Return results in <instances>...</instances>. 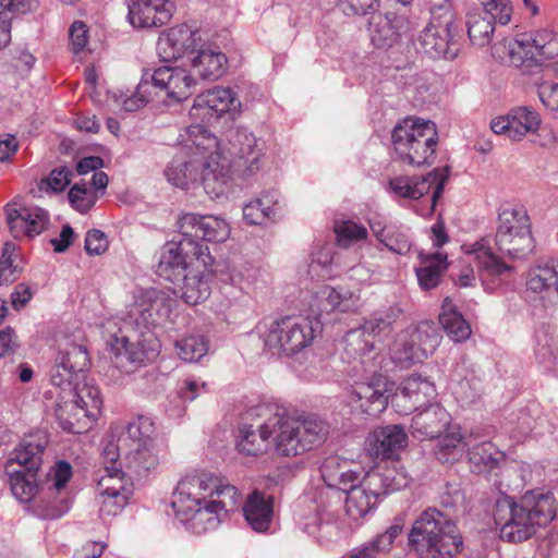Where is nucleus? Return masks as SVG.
<instances>
[{"mask_svg":"<svg viewBox=\"0 0 558 558\" xmlns=\"http://www.w3.org/2000/svg\"><path fill=\"white\" fill-rule=\"evenodd\" d=\"M252 424L239 428L236 449L245 457H259L271 446L282 457L303 454L325 442L329 434L328 423L316 416H290L277 403H263L246 413Z\"/></svg>","mask_w":558,"mask_h":558,"instance_id":"obj_1","label":"nucleus"},{"mask_svg":"<svg viewBox=\"0 0 558 558\" xmlns=\"http://www.w3.org/2000/svg\"><path fill=\"white\" fill-rule=\"evenodd\" d=\"M173 303L174 300L163 291H135L119 333L109 340L116 357L125 359L135 367L155 359L159 343L151 329L169 318ZM119 363L121 367L124 366L122 361Z\"/></svg>","mask_w":558,"mask_h":558,"instance_id":"obj_2","label":"nucleus"},{"mask_svg":"<svg viewBox=\"0 0 558 558\" xmlns=\"http://www.w3.org/2000/svg\"><path fill=\"white\" fill-rule=\"evenodd\" d=\"M186 134L185 147L165 171L168 181L180 189L199 181L211 198L219 197L231 179L229 159L221 155L217 137L206 125L192 124Z\"/></svg>","mask_w":558,"mask_h":558,"instance_id":"obj_3","label":"nucleus"},{"mask_svg":"<svg viewBox=\"0 0 558 558\" xmlns=\"http://www.w3.org/2000/svg\"><path fill=\"white\" fill-rule=\"evenodd\" d=\"M555 517L554 495L539 488L524 493L519 500L502 495L495 502L494 520L500 538L508 543L530 539Z\"/></svg>","mask_w":558,"mask_h":558,"instance_id":"obj_4","label":"nucleus"},{"mask_svg":"<svg viewBox=\"0 0 558 558\" xmlns=\"http://www.w3.org/2000/svg\"><path fill=\"white\" fill-rule=\"evenodd\" d=\"M154 422L147 416H137L130 421L120 433L116 444H108L102 457L105 461L120 460L131 476L143 477L159 464L153 435Z\"/></svg>","mask_w":558,"mask_h":558,"instance_id":"obj_5","label":"nucleus"},{"mask_svg":"<svg viewBox=\"0 0 558 558\" xmlns=\"http://www.w3.org/2000/svg\"><path fill=\"white\" fill-rule=\"evenodd\" d=\"M409 546L421 558H450L462 547L456 523L437 508H427L415 519Z\"/></svg>","mask_w":558,"mask_h":558,"instance_id":"obj_6","label":"nucleus"},{"mask_svg":"<svg viewBox=\"0 0 558 558\" xmlns=\"http://www.w3.org/2000/svg\"><path fill=\"white\" fill-rule=\"evenodd\" d=\"M391 141L397 160L421 167L433 162L438 133L434 122L409 117L393 128Z\"/></svg>","mask_w":558,"mask_h":558,"instance_id":"obj_7","label":"nucleus"},{"mask_svg":"<svg viewBox=\"0 0 558 558\" xmlns=\"http://www.w3.org/2000/svg\"><path fill=\"white\" fill-rule=\"evenodd\" d=\"M320 332L317 317L284 316L265 324L260 338L271 355L290 356L310 347Z\"/></svg>","mask_w":558,"mask_h":558,"instance_id":"obj_8","label":"nucleus"},{"mask_svg":"<svg viewBox=\"0 0 558 558\" xmlns=\"http://www.w3.org/2000/svg\"><path fill=\"white\" fill-rule=\"evenodd\" d=\"M46 446L47 439L44 436L24 439L5 464L12 494L22 502H28L37 495L38 471Z\"/></svg>","mask_w":558,"mask_h":558,"instance_id":"obj_9","label":"nucleus"},{"mask_svg":"<svg viewBox=\"0 0 558 558\" xmlns=\"http://www.w3.org/2000/svg\"><path fill=\"white\" fill-rule=\"evenodd\" d=\"M102 399L99 388L84 380L73 387V399L59 403L56 416L60 427L68 433L83 434L90 429L100 414Z\"/></svg>","mask_w":558,"mask_h":558,"instance_id":"obj_10","label":"nucleus"},{"mask_svg":"<svg viewBox=\"0 0 558 558\" xmlns=\"http://www.w3.org/2000/svg\"><path fill=\"white\" fill-rule=\"evenodd\" d=\"M497 251L511 259H521L534 250L531 222L522 207H502L498 215L495 234Z\"/></svg>","mask_w":558,"mask_h":558,"instance_id":"obj_11","label":"nucleus"},{"mask_svg":"<svg viewBox=\"0 0 558 558\" xmlns=\"http://www.w3.org/2000/svg\"><path fill=\"white\" fill-rule=\"evenodd\" d=\"M440 339L441 335L434 323L421 322L399 335L392 349V359L401 367H411L433 354Z\"/></svg>","mask_w":558,"mask_h":558,"instance_id":"obj_12","label":"nucleus"},{"mask_svg":"<svg viewBox=\"0 0 558 558\" xmlns=\"http://www.w3.org/2000/svg\"><path fill=\"white\" fill-rule=\"evenodd\" d=\"M207 253L208 247L199 241L181 236L180 240L169 241L162 246L156 271L159 277L179 283L182 276L192 269L193 259L202 260L206 265Z\"/></svg>","mask_w":558,"mask_h":558,"instance_id":"obj_13","label":"nucleus"},{"mask_svg":"<svg viewBox=\"0 0 558 558\" xmlns=\"http://www.w3.org/2000/svg\"><path fill=\"white\" fill-rule=\"evenodd\" d=\"M48 485L37 492L36 511L43 519L54 520L65 514L72 505L66 485L72 477L69 462L58 461L48 474Z\"/></svg>","mask_w":558,"mask_h":558,"instance_id":"obj_14","label":"nucleus"},{"mask_svg":"<svg viewBox=\"0 0 558 558\" xmlns=\"http://www.w3.org/2000/svg\"><path fill=\"white\" fill-rule=\"evenodd\" d=\"M196 80L185 69L162 65L156 69H144L140 82V90L146 87L163 92L174 102L187 99L195 89Z\"/></svg>","mask_w":558,"mask_h":558,"instance_id":"obj_15","label":"nucleus"},{"mask_svg":"<svg viewBox=\"0 0 558 558\" xmlns=\"http://www.w3.org/2000/svg\"><path fill=\"white\" fill-rule=\"evenodd\" d=\"M448 177L449 169L447 167L437 168L422 177H396L389 181V187L396 197L407 199H418L432 191L430 211L433 213L437 201L442 195Z\"/></svg>","mask_w":558,"mask_h":558,"instance_id":"obj_16","label":"nucleus"},{"mask_svg":"<svg viewBox=\"0 0 558 558\" xmlns=\"http://www.w3.org/2000/svg\"><path fill=\"white\" fill-rule=\"evenodd\" d=\"M390 386V381L383 374H374L366 380L356 381L349 396L350 404L362 414L377 416L388 405Z\"/></svg>","mask_w":558,"mask_h":558,"instance_id":"obj_17","label":"nucleus"},{"mask_svg":"<svg viewBox=\"0 0 558 558\" xmlns=\"http://www.w3.org/2000/svg\"><path fill=\"white\" fill-rule=\"evenodd\" d=\"M205 43L201 31L182 24L171 27L159 37L157 52L165 62H171L180 58H187L191 62Z\"/></svg>","mask_w":558,"mask_h":558,"instance_id":"obj_18","label":"nucleus"},{"mask_svg":"<svg viewBox=\"0 0 558 558\" xmlns=\"http://www.w3.org/2000/svg\"><path fill=\"white\" fill-rule=\"evenodd\" d=\"M452 25V14L449 12L442 19L434 17L418 36L422 50L433 59H454L459 52V45L453 39Z\"/></svg>","mask_w":558,"mask_h":558,"instance_id":"obj_19","label":"nucleus"},{"mask_svg":"<svg viewBox=\"0 0 558 558\" xmlns=\"http://www.w3.org/2000/svg\"><path fill=\"white\" fill-rule=\"evenodd\" d=\"M462 250L469 262L476 264L480 279L487 291L495 290L502 276L511 269L493 252L487 238H482L472 244H464Z\"/></svg>","mask_w":558,"mask_h":558,"instance_id":"obj_20","label":"nucleus"},{"mask_svg":"<svg viewBox=\"0 0 558 558\" xmlns=\"http://www.w3.org/2000/svg\"><path fill=\"white\" fill-rule=\"evenodd\" d=\"M241 104L229 87H215L198 95L191 108L190 114L208 124L226 113L239 111Z\"/></svg>","mask_w":558,"mask_h":558,"instance_id":"obj_21","label":"nucleus"},{"mask_svg":"<svg viewBox=\"0 0 558 558\" xmlns=\"http://www.w3.org/2000/svg\"><path fill=\"white\" fill-rule=\"evenodd\" d=\"M436 388L433 383L420 375L405 378L392 398V405L400 414H411L434 403Z\"/></svg>","mask_w":558,"mask_h":558,"instance_id":"obj_22","label":"nucleus"},{"mask_svg":"<svg viewBox=\"0 0 558 558\" xmlns=\"http://www.w3.org/2000/svg\"><path fill=\"white\" fill-rule=\"evenodd\" d=\"M216 476L211 473L201 472L184 476L177 485L172 507L175 512L185 514L191 507L203 505L210 499Z\"/></svg>","mask_w":558,"mask_h":558,"instance_id":"obj_23","label":"nucleus"},{"mask_svg":"<svg viewBox=\"0 0 558 558\" xmlns=\"http://www.w3.org/2000/svg\"><path fill=\"white\" fill-rule=\"evenodd\" d=\"M178 228L181 236L217 243L225 242L231 231L229 223L220 217L193 213L182 215Z\"/></svg>","mask_w":558,"mask_h":558,"instance_id":"obj_24","label":"nucleus"},{"mask_svg":"<svg viewBox=\"0 0 558 558\" xmlns=\"http://www.w3.org/2000/svg\"><path fill=\"white\" fill-rule=\"evenodd\" d=\"M541 117L531 107H517L506 116L494 119L490 129L495 134L505 135L511 141H521L526 134L539 129Z\"/></svg>","mask_w":558,"mask_h":558,"instance_id":"obj_25","label":"nucleus"},{"mask_svg":"<svg viewBox=\"0 0 558 558\" xmlns=\"http://www.w3.org/2000/svg\"><path fill=\"white\" fill-rule=\"evenodd\" d=\"M128 19L138 28L159 27L167 24L174 11L170 0H129Z\"/></svg>","mask_w":558,"mask_h":558,"instance_id":"obj_26","label":"nucleus"},{"mask_svg":"<svg viewBox=\"0 0 558 558\" xmlns=\"http://www.w3.org/2000/svg\"><path fill=\"white\" fill-rule=\"evenodd\" d=\"M234 166L243 174H254L265 163V154L257 138L247 130H238L230 140Z\"/></svg>","mask_w":558,"mask_h":558,"instance_id":"obj_27","label":"nucleus"},{"mask_svg":"<svg viewBox=\"0 0 558 558\" xmlns=\"http://www.w3.org/2000/svg\"><path fill=\"white\" fill-rule=\"evenodd\" d=\"M367 31L373 45L384 49L391 47L409 31V22L393 13L374 12L368 20Z\"/></svg>","mask_w":558,"mask_h":558,"instance_id":"obj_28","label":"nucleus"},{"mask_svg":"<svg viewBox=\"0 0 558 558\" xmlns=\"http://www.w3.org/2000/svg\"><path fill=\"white\" fill-rule=\"evenodd\" d=\"M450 414L438 403L415 411L410 425L411 435L417 440H425L440 436L448 426Z\"/></svg>","mask_w":558,"mask_h":558,"instance_id":"obj_29","label":"nucleus"},{"mask_svg":"<svg viewBox=\"0 0 558 558\" xmlns=\"http://www.w3.org/2000/svg\"><path fill=\"white\" fill-rule=\"evenodd\" d=\"M7 220L14 238L40 234L49 223L48 213L37 206L20 209L7 208Z\"/></svg>","mask_w":558,"mask_h":558,"instance_id":"obj_30","label":"nucleus"},{"mask_svg":"<svg viewBox=\"0 0 558 558\" xmlns=\"http://www.w3.org/2000/svg\"><path fill=\"white\" fill-rule=\"evenodd\" d=\"M191 68L203 81L214 82L222 77L228 70V58L214 44L205 43L191 60Z\"/></svg>","mask_w":558,"mask_h":558,"instance_id":"obj_31","label":"nucleus"},{"mask_svg":"<svg viewBox=\"0 0 558 558\" xmlns=\"http://www.w3.org/2000/svg\"><path fill=\"white\" fill-rule=\"evenodd\" d=\"M411 476L404 468L396 464H385L366 473L367 487L377 490L380 496L405 488Z\"/></svg>","mask_w":558,"mask_h":558,"instance_id":"obj_32","label":"nucleus"},{"mask_svg":"<svg viewBox=\"0 0 558 558\" xmlns=\"http://www.w3.org/2000/svg\"><path fill=\"white\" fill-rule=\"evenodd\" d=\"M323 481L328 487L344 492L360 483V472L351 469V462L339 456L327 457L320 465Z\"/></svg>","mask_w":558,"mask_h":558,"instance_id":"obj_33","label":"nucleus"},{"mask_svg":"<svg viewBox=\"0 0 558 558\" xmlns=\"http://www.w3.org/2000/svg\"><path fill=\"white\" fill-rule=\"evenodd\" d=\"M178 520L194 534H204L218 527L225 519L218 509L211 506V500H205L203 505L191 507L185 514L175 512Z\"/></svg>","mask_w":558,"mask_h":558,"instance_id":"obj_34","label":"nucleus"},{"mask_svg":"<svg viewBox=\"0 0 558 558\" xmlns=\"http://www.w3.org/2000/svg\"><path fill=\"white\" fill-rule=\"evenodd\" d=\"M111 478H100L97 489L100 497L99 513L102 518L114 517L128 505L133 494L131 486H123L118 481V485H111Z\"/></svg>","mask_w":558,"mask_h":558,"instance_id":"obj_35","label":"nucleus"},{"mask_svg":"<svg viewBox=\"0 0 558 558\" xmlns=\"http://www.w3.org/2000/svg\"><path fill=\"white\" fill-rule=\"evenodd\" d=\"M347 493L345 510L353 520H359L372 511L381 497L377 490L367 487L366 475L360 483L352 485V488L344 490Z\"/></svg>","mask_w":558,"mask_h":558,"instance_id":"obj_36","label":"nucleus"},{"mask_svg":"<svg viewBox=\"0 0 558 558\" xmlns=\"http://www.w3.org/2000/svg\"><path fill=\"white\" fill-rule=\"evenodd\" d=\"M272 512V498L257 490L248 495L243 507L246 522L257 532H265L269 529Z\"/></svg>","mask_w":558,"mask_h":558,"instance_id":"obj_37","label":"nucleus"},{"mask_svg":"<svg viewBox=\"0 0 558 558\" xmlns=\"http://www.w3.org/2000/svg\"><path fill=\"white\" fill-rule=\"evenodd\" d=\"M420 266L415 268L416 278L423 290L436 288L444 272L448 268L447 254L436 252L433 254L418 253Z\"/></svg>","mask_w":558,"mask_h":558,"instance_id":"obj_38","label":"nucleus"},{"mask_svg":"<svg viewBox=\"0 0 558 558\" xmlns=\"http://www.w3.org/2000/svg\"><path fill=\"white\" fill-rule=\"evenodd\" d=\"M527 34L510 40H505L494 47V56L501 61H508L514 66H522L525 62H538L529 44Z\"/></svg>","mask_w":558,"mask_h":558,"instance_id":"obj_39","label":"nucleus"},{"mask_svg":"<svg viewBox=\"0 0 558 558\" xmlns=\"http://www.w3.org/2000/svg\"><path fill=\"white\" fill-rule=\"evenodd\" d=\"M439 322L447 336L454 342L465 341L471 336L470 324L457 310L450 298H446L441 304Z\"/></svg>","mask_w":558,"mask_h":558,"instance_id":"obj_40","label":"nucleus"},{"mask_svg":"<svg viewBox=\"0 0 558 558\" xmlns=\"http://www.w3.org/2000/svg\"><path fill=\"white\" fill-rule=\"evenodd\" d=\"M208 278L209 275L194 269L189 270L182 276L178 284L181 287V298L186 304L196 305L209 296Z\"/></svg>","mask_w":558,"mask_h":558,"instance_id":"obj_41","label":"nucleus"},{"mask_svg":"<svg viewBox=\"0 0 558 558\" xmlns=\"http://www.w3.org/2000/svg\"><path fill=\"white\" fill-rule=\"evenodd\" d=\"M504 460L505 453L490 441H483L469 450V462L476 473L490 472Z\"/></svg>","mask_w":558,"mask_h":558,"instance_id":"obj_42","label":"nucleus"},{"mask_svg":"<svg viewBox=\"0 0 558 558\" xmlns=\"http://www.w3.org/2000/svg\"><path fill=\"white\" fill-rule=\"evenodd\" d=\"M526 284L534 292H542L553 286L558 290V257L539 259L531 268Z\"/></svg>","mask_w":558,"mask_h":558,"instance_id":"obj_43","label":"nucleus"},{"mask_svg":"<svg viewBox=\"0 0 558 558\" xmlns=\"http://www.w3.org/2000/svg\"><path fill=\"white\" fill-rule=\"evenodd\" d=\"M465 446L460 428L451 427L447 434L438 438L435 456L442 463H453L463 457Z\"/></svg>","mask_w":558,"mask_h":558,"instance_id":"obj_44","label":"nucleus"},{"mask_svg":"<svg viewBox=\"0 0 558 558\" xmlns=\"http://www.w3.org/2000/svg\"><path fill=\"white\" fill-rule=\"evenodd\" d=\"M56 360L61 367L72 369L78 375H82L90 363L86 347L71 341L59 348Z\"/></svg>","mask_w":558,"mask_h":558,"instance_id":"obj_45","label":"nucleus"},{"mask_svg":"<svg viewBox=\"0 0 558 558\" xmlns=\"http://www.w3.org/2000/svg\"><path fill=\"white\" fill-rule=\"evenodd\" d=\"M277 201L269 193L247 203L243 207V219L255 226H260L269 220H275Z\"/></svg>","mask_w":558,"mask_h":558,"instance_id":"obj_46","label":"nucleus"},{"mask_svg":"<svg viewBox=\"0 0 558 558\" xmlns=\"http://www.w3.org/2000/svg\"><path fill=\"white\" fill-rule=\"evenodd\" d=\"M305 531L322 544L335 543L341 538L343 531L333 514L327 512L305 525Z\"/></svg>","mask_w":558,"mask_h":558,"instance_id":"obj_47","label":"nucleus"},{"mask_svg":"<svg viewBox=\"0 0 558 558\" xmlns=\"http://www.w3.org/2000/svg\"><path fill=\"white\" fill-rule=\"evenodd\" d=\"M210 500L211 506L216 507L225 518L228 512L238 507L241 501V494L235 486L216 476Z\"/></svg>","mask_w":558,"mask_h":558,"instance_id":"obj_48","label":"nucleus"},{"mask_svg":"<svg viewBox=\"0 0 558 558\" xmlns=\"http://www.w3.org/2000/svg\"><path fill=\"white\" fill-rule=\"evenodd\" d=\"M402 313L403 310L398 304L377 310L372 313L368 318L364 319L362 324L364 331L367 332V336L372 337L388 331L393 324L397 323Z\"/></svg>","mask_w":558,"mask_h":558,"instance_id":"obj_49","label":"nucleus"},{"mask_svg":"<svg viewBox=\"0 0 558 558\" xmlns=\"http://www.w3.org/2000/svg\"><path fill=\"white\" fill-rule=\"evenodd\" d=\"M407 433L401 425H387L380 429L377 436L379 444L377 452L391 458L395 452L407 446Z\"/></svg>","mask_w":558,"mask_h":558,"instance_id":"obj_50","label":"nucleus"},{"mask_svg":"<svg viewBox=\"0 0 558 558\" xmlns=\"http://www.w3.org/2000/svg\"><path fill=\"white\" fill-rule=\"evenodd\" d=\"M494 21L483 13H471L468 16V35L471 43L484 47L490 43L494 33Z\"/></svg>","mask_w":558,"mask_h":558,"instance_id":"obj_51","label":"nucleus"},{"mask_svg":"<svg viewBox=\"0 0 558 558\" xmlns=\"http://www.w3.org/2000/svg\"><path fill=\"white\" fill-rule=\"evenodd\" d=\"M37 0H0V31H5L8 39L5 46L11 40V20L13 14H23L36 9Z\"/></svg>","mask_w":558,"mask_h":558,"instance_id":"obj_52","label":"nucleus"},{"mask_svg":"<svg viewBox=\"0 0 558 558\" xmlns=\"http://www.w3.org/2000/svg\"><path fill=\"white\" fill-rule=\"evenodd\" d=\"M527 40L537 61L558 57V39L550 31H539L527 35Z\"/></svg>","mask_w":558,"mask_h":558,"instance_id":"obj_53","label":"nucleus"},{"mask_svg":"<svg viewBox=\"0 0 558 558\" xmlns=\"http://www.w3.org/2000/svg\"><path fill=\"white\" fill-rule=\"evenodd\" d=\"M353 293L349 290H337L329 286H324L316 293L315 299L318 301V311L320 313H329L337 308L347 311L343 303L350 300Z\"/></svg>","mask_w":558,"mask_h":558,"instance_id":"obj_54","label":"nucleus"},{"mask_svg":"<svg viewBox=\"0 0 558 558\" xmlns=\"http://www.w3.org/2000/svg\"><path fill=\"white\" fill-rule=\"evenodd\" d=\"M333 229L339 246L344 248L364 241L368 236L367 229L353 220L337 221Z\"/></svg>","mask_w":558,"mask_h":558,"instance_id":"obj_55","label":"nucleus"},{"mask_svg":"<svg viewBox=\"0 0 558 558\" xmlns=\"http://www.w3.org/2000/svg\"><path fill=\"white\" fill-rule=\"evenodd\" d=\"M440 506L447 511L444 513L447 518L450 514L458 515L464 513L466 509V499L460 484L449 483L445 486L439 497Z\"/></svg>","mask_w":558,"mask_h":558,"instance_id":"obj_56","label":"nucleus"},{"mask_svg":"<svg viewBox=\"0 0 558 558\" xmlns=\"http://www.w3.org/2000/svg\"><path fill=\"white\" fill-rule=\"evenodd\" d=\"M178 355L186 362L201 360L208 351V342L203 336H187L175 342Z\"/></svg>","mask_w":558,"mask_h":558,"instance_id":"obj_57","label":"nucleus"},{"mask_svg":"<svg viewBox=\"0 0 558 558\" xmlns=\"http://www.w3.org/2000/svg\"><path fill=\"white\" fill-rule=\"evenodd\" d=\"M371 336L364 331L363 325L359 328L349 330L344 337L345 349L351 355L363 356L374 350V341L369 340Z\"/></svg>","mask_w":558,"mask_h":558,"instance_id":"obj_58","label":"nucleus"},{"mask_svg":"<svg viewBox=\"0 0 558 558\" xmlns=\"http://www.w3.org/2000/svg\"><path fill=\"white\" fill-rule=\"evenodd\" d=\"M68 198L75 210L85 214L95 205L97 195L85 183H76L70 189Z\"/></svg>","mask_w":558,"mask_h":558,"instance_id":"obj_59","label":"nucleus"},{"mask_svg":"<svg viewBox=\"0 0 558 558\" xmlns=\"http://www.w3.org/2000/svg\"><path fill=\"white\" fill-rule=\"evenodd\" d=\"M484 8V15L500 25L510 22L512 5L510 0H480Z\"/></svg>","mask_w":558,"mask_h":558,"instance_id":"obj_60","label":"nucleus"},{"mask_svg":"<svg viewBox=\"0 0 558 558\" xmlns=\"http://www.w3.org/2000/svg\"><path fill=\"white\" fill-rule=\"evenodd\" d=\"M381 244H384L389 251L400 255H405L411 250L409 235L396 225L388 226V232Z\"/></svg>","mask_w":558,"mask_h":558,"instance_id":"obj_61","label":"nucleus"},{"mask_svg":"<svg viewBox=\"0 0 558 558\" xmlns=\"http://www.w3.org/2000/svg\"><path fill=\"white\" fill-rule=\"evenodd\" d=\"M381 0H338L339 8L345 15L373 14L380 7Z\"/></svg>","mask_w":558,"mask_h":558,"instance_id":"obj_62","label":"nucleus"},{"mask_svg":"<svg viewBox=\"0 0 558 558\" xmlns=\"http://www.w3.org/2000/svg\"><path fill=\"white\" fill-rule=\"evenodd\" d=\"M73 171L66 166H60L51 170L44 181L47 187L53 192H62L71 183Z\"/></svg>","mask_w":558,"mask_h":558,"instance_id":"obj_63","label":"nucleus"},{"mask_svg":"<svg viewBox=\"0 0 558 558\" xmlns=\"http://www.w3.org/2000/svg\"><path fill=\"white\" fill-rule=\"evenodd\" d=\"M537 95L547 109L558 111V83L544 81L537 84Z\"/></svg>","mask_w":558,"mask_h":558,"instance_id":"obj_64","label":"nucleus"}]
</instances>
